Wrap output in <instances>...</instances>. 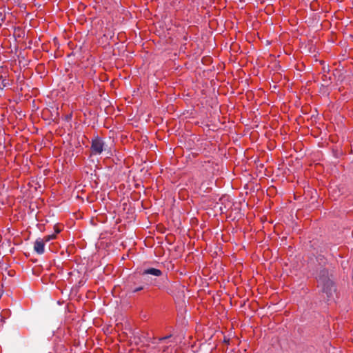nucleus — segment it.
Here are the masks:
<instances>
[{
	"instance_id": "nucleus-2",
	"label": "nucleus",
	"mask_w": 353,
	"mask_h": 353,
	"mask_svg": "<svg viewBox=\"0 0 353 353\" xmlns=\"http://www.w3.org/2000/svg\"><path fill=\"white\" fill-rule=\"evenodd\" d=\"M104 149V141L99 137L92 140L91 152L94 155L101 154Z\"/></svg>"
},
{
	"instance_id": "nucleus-7",
	"label": "nucleus",
	"mask_w": 353,
	"mask_h": 353,
	"mask_svg": "<svg viewBox=\"0 0 353 353\" xmlns=\"http://www.w3.org/2000/svg\"><path fill=\"white\" fill-rule=\"evenodd\" d=\"M143 289H144V285H139L138 287L132 288V292L135 293V292H139L141 290H143Z\"/></svg>"
},
{
	"instance_id": "nucleus-4",
	"label": "nucleus",
	"mask_w": 353,
	"mask_h": 353,
	"mask_svg": "<svg viewBox=\"0 0 353 353\" xmlns=\"http://www.w3.org/2000/svg\"><path fill=\"white\" fill-rule=\"evenodd\" d=\"M34 250L38 254H42L45 252V242L43 239L38 238L34 243Z\"/></svg>"
},
{
	"instance_id": "nucleus-6",
	"label": "nucleus",
	"mask_w": 353,
	"mask_h": 353,
	"mask_svg": "<svg viewBox=\"0 0 353 353\" xmlns=\"http://www.w3.org/2000/svg\"><path fill=\"white\" fill-rule=\"evenodd\" d=\"M172 336L171 335H168V336H163V337H160V338H158V342H157V345H160L161 343H162L163 342L167 341L168 339H169Z\"/></svg>"
},
{
	"instance_id": "nucleus-8",
	"label": "nucleus",
	"mask_w": 353,
	"mask_h": 353,
	"mask_svg": "<svg viewBox=\"0 0 353 353\" xmlns=\"http://www.w3.org/2000/svg\"><path fill=\"white\" fill-rule=\"evenodd\" d=\"M2 85H3V87H6L7 85H9V82L8 81H6V79H3L2 81Z\"/></svg>"
},
{
	"instance_id": "nucleus-3",
	"label": "nucleus",
	"mask_w": 353,
	"mask_h": 353,
	"mask_svg": "<svg viewBox=\"0 0 353 353\" xmlns=\"http://www.w3.org/2000/svg\"><path fill=\"white\" fill-rule=\"evenodd\" d=\"M141 275L142 276H145L148 275H152L157 277L161 276L163 275V272L161 270L154 268H149L144 269L141 273Z\"/></svg>"
},
{
	"instance_id": "nucleus-10",
	"label": "nucleus",
	"mask_w": 353,
	"mask_h": 353,
	"mask_svg": "<svg viewBox=\"0 0 353 353\" xmlns=\"http://www.w3.org/2000/svg\"><path fill=\"white\" fill-rule=\"evenodd\" d=\"M160 347V348H162L163 352H165V349H166V347Z\"/></svg>"
},
{
	"instance_id": "nucleus-9",
	"label": "nucleus",
	"mask_w": 353,
	"mask_h": 353,
	"mask_svg": "<svg viewBox=\"0 0 353 353\" xmlns=\"http://www.w3.org/2000/svg\"><path fill=\"white\" fill-rule=\"evenodd\" d=\"M145 280L147 281V285H152L153 284V281L151 279V280H149V279H144Z\"/></svg>"
},
{
	"instance_id": "nucleus-5",
	"label": "nucleus",
	"mask_w": 353,
	"mask_h": 353,
	"mask_svg": "<svg viewBox=\"0 0 353 353\" xmlns=\"http://www.w3.org/2000/svg\"><path fill=\"white\" fill-rule=\"evenodd\" d=\"M60 232V230L59 229H56L55 230V234H50V235H46V236H44V238L43 239L45 243H47V242H49L51 240H53L56 238V234L59 233Z\"/></svg>"
},
{
	"instance_id": "nucleus-1",
	"label": "nucleus",
	"mask_w": 353,
	"mask_h": 353,
	"mask_svg": "<svg viewBox=\"0 0 353 353\" xmlns=\"http://www.w3.org/2000/svg\"><path fill=\"white\" fill-rule=\"evenodd\" d=\"M321 273L322 275L319 276L318 282L322 288V296H325V299L330 301L333 298L334 294L336 292V287L333 281L326 276L327 274L326 270H323Z\"/></svg>"
}]
</instances>
